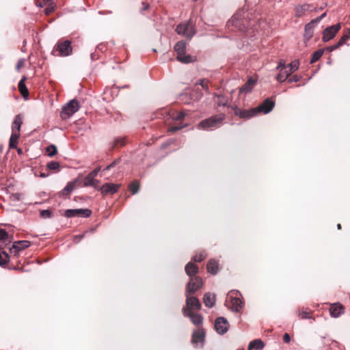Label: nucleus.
Segmentation results:
<instances>
[{"instance_id": "nucleus-34", "label": "nucleus", "mask_w": 350, "mask_h": 350, "mask_svg": "<svg viewBox=\"0 0 350 350\" xmlns=\"http://www.w3.org/2000/svg\"><path fill=\"white\" fill-rule=\"evenodd\" d=\"M75 183L70 182L68 183L66 186L62 190V194L63 195H67L72 192L75 189Z\"/></svg>"}, {"instance_id": "nucleus-48", "label": "nucleus", "mask_w": 350, "mask_h": 350, "mask_svg": "<svg viewBox=\"0 0 350 350\" xmlns=\"http://www.w3.org/2000/svg\"><path fill=\"white\" fill-rule=\"evenodd\" d=\"M227 104V100L223 96H218V105L220 106H225Z\"/></svg>"}, {"instance_id": "nucleus-54", "label": "nucleus", "mask_w": 350, "mask_h": 350, "mask_svg": "<svg viewBox=\"0 0 350 350\" xmlns=\"http://www.w3.org/2000/svg\"><path fill=\"white\" fill-rule=\"evenodd\" d=\"M100 171V167H98L95 168L93 171H92L90 174L92 175L94 177L96 176L98 173Z\"/></svg>"}, {"instance_id": "nucleus-23", "label": "nucleus", "mask_w": 350, "mask_h": 350, "mask_svg": "<svg viewBox=\"0 0 350 350\" xmlns=\"http://www.w3.org/2000/svg\"><path fill=\"white\" fill-rule=\"evenodd\" d=\"M185 269L187 275L191 278H193L198 272V266L191 262L186 265Z\"/></svg>"}, {"instance_id": "nucleus-64", "label": "nucleus", "mask_w": 350, "mask_h": 350, "mask_svg": "<svg viewBox=\"0 0 350 350\" xmlns=\"http://www.w3.org/2000/svg\"><path fill=\"white\" fill-rule=\"evenodd\" d=\"M83 237V235L79 236V239H81ZM78 238V237H76L75 239Z\"/></svg>"}, {"instance_id": "nucleus-19", "label": "nucleus", "mask_w": 350, "mask_h": 350, "mask_svg": "<svg viewBox=\"0 0 350 350\" xmlns=\"http://www.w3.org/2000/svg\"><path fill=\"white\" fill-rule=\"evenodd\" d=\"M313 10H316V8H313L312 5L310 4L297 5L295 8V15L297 17H300L303 16L306 12L312 11Z\"/></svg>"}, {"instance_id": "nucleus-42", "label": "nucleus", "mask_w": 350, "mask_h": 350, "mask_svg": "<svg viewBox=\"0 0 350 350\" xmlns=\"http://www.w3.org/2000/svg\"><path fill=\"white\" fill-rule=\"evenodd\" d=\"M187 116V113L184 111H180L176 116L173 117V119L175 120H180L185 118Z\"/></svg>"}, {"instance_id": "nucleus-3", "label": "nucleus", "mask_w": 350, "mask_h": 350, "mask_svg": "<svg viewBox=\"0 0 350 350\" xmlns=\"http://www.w3.org/2000/svg\"><path fill=\"white\" fill-rule=\"evenodd\" d=\"M186 42L181 40L174 46V51L177 54V59L184 64H189L195 61V57L185 54Z\"/></svg>"}, {"instance_id": "nucleus-11", "label": "nucleus", "mask_w": 350, "mask_h": 350, "mask_svg": "<svg viewBox=\"0 0 350 350\" xmlns=\"http://www.w3.org/2000/svg\"><path fill=\"white\" fill-rule=\"evenodd\" d=\"M341 26L340 23L327 27L323 32L322 40L323 42H328L336 36V33L340 30Z\"/></svg>"}, {"instance_id": "nucleus-60", "label": "nucleus", "mask_w": 350, "mask_h": 350, "mask_svg": "<svg viewBox=\"0 0 350 350\" xmlns=\"http://www.w3.org/2000/svg\"><path fill=\"white\" fill-rule=\"evenodd\" d=\"M326 16V12H324L323 14H322L319 18H321V20H322L323 18H325Z\"/></svg>"}, {"instance_id": "nucleus-15", "label": "nucleus", "mask_w": 350, "mask_h": 350, "mask_svg": "<svg viewBox=\"0 0 350 350\" xmlns=\"http://www.w3.org/2000/svg\"><path fill=\"white\" fill-rule=\"evenodd\" d=\"M234 114L243 119H250L256 116L254 107L250 109H241L237 107L234 109Z\"/></svg>"}, {"instance_id": "nucleus-24", "label": "nucleus", "mask_w": 350, "mask_h": 350, "mask_svg": "<svg viewBox=\"0 0 350 350\" xmlns=\"http://www.w3.org/2000/svg\"><path fill=\"white\" fill-rule=\"evenodd\" d=\"M293 72L288 69V66L285 68L284 70H281L279 74L277 75L276 79L280 83H283L285 81L288 77Z\"/></svg>"}, {"instance_id": "nucleus-41", "label": "nucleus", "mask_w": 350, "mask_h": 350, "mask_svg": "<svg viewBox=\"0 0 350 350\" xmlns=\"http://www.w3.org/2000/svg\"><path fill=\"white\" fill-rule=\"evenodd\" d=\"M349 38H350V31H349V34L346 33V34H345L344 36H342L340 38L339 41L337 42L338 43V46H341L345 42V41L347 40Z\"/></svg>"}, {"instance_id": "nucleus-12", "label": "nucleus", "mask_w": 350, "mask_h": 350, "mask_svg": "<svg viewBox=\"0 0 350 350\" xmlns=\"http://www.w3.org/2000/svg\"><path fill=\"white\" fill-rule=\"evenodd\" d=\"M71 42L69 40L60 41L57 44V51L60 56H68L72 52Z\"/></svg>"}, {"instance_id": "nucleus-45", "label": "nucleus", "mask_w": 350, "mask_h": 350, "mask_svg": "<svg viewBox=\"0 0 350 350\" xmlns=\"http://www.w3.org/2000/svg\"><path fill=\"white\" fill-rule=\"evenodd\" d=\"M197 85H201L204 90H208V86L204 79H200L197 83Z\"/></svg>"}, {"instance_id": "nucleus-49", "label": "nucleus", "mask_w": 350, "mask_h": 350, "mask_svg": "<svg viewBox=\"0 0 350 350\" xmlns=\"http://www.w3.org/2000/svg\"><path fill=\"white\" fill-rule=\"evenodd\" d=\"M301 78V76L294 75L291 78L288 79V82L290 83L293 82H298L299 81H300Z\"/></svg>"}, {"instance_id": "nucleus-37", "label": "nucleus", "mask_w": 350, "mask_h": 350, "mask_svg": "<svg viewBox=\"0 0 350 350\" xmlns=\"http://www.w3.org/2000/svg\"><path fill=\"white\" fill-rule=\"evenodd\" d=\"M57 148L55 145H50L46 148L47 155L50 157H53L57 153Z\"/></svg>"}, {"instance_id": "nucleus-16", "label": "nucleus", "mask_w": 350, "mask_h": 350, "mask_svg": "<svg viewBox=\"0 0 350 350\" xmlns=\"http://www.w3.org/2000/svg\"><path fill=\"white\" fill-rule=\"evenodd\" d=\"M183 313L185 317H189L193 324L199 325L202 323L203 317L201 314L189 312L187 310H183Z\"/></svg>"}, {"instance_id": "nucleus-50", "label": "nucleus", "mask_w": 350, "mask_h": 350, "mask_svg": "<svg viewBox=\"0 0 350 350\" xmlns=\"http://www.w3.org/2000/svg\"><path fill=\"white\" fill-rule=\"evenodd\" d=\"M186 126V124L185 125H180V126H171L170 129H169V131L170 132H175L176 131H178L181 129H183V127H185Z\"/></svg>"}, {"instance_id": "nucleus-5", "label": "nucleus", "mask_w": 350, "mask_h": 350, "mask_svg": "<svg viewBox=\"0 0 350 350\" xmlns=\"http://www.w3.org/2000/svg\"><path fill=\"white\" fill-rule=\"evenodd\" d=\"M176 31L178 35H181L189 40L191 39L196 33L194 24L191 20L187 23H180L177 25Z\"/></svg>"}, {"instance_id": "nucleus-29", "label": "nucleus", "mask_w": 350, "mask_h": 350, "mask_svg": "<svg viewBox=\"0 0 350 350\" xmlns=\"http://www.w3.org/2000/svg\"><path fill=\"white\" fill-rule=\"evenodd\" d=\"M20 137V133H12L10 140H9V147L10 148H16V144L18 143V139Z\"/></svg>"}, {"instance_id": "nucleus-6", "label": "nucleus", "mask_w": 350, "mask_h": 350, "mask_svg": "<svg viewBox=\"0 0 350 350\" xmlns=\"http://www.w3.org/2000/svg\"><path fill=\"white\" fill-rule=\"evenodd\" d=\"M79 109L78 102L75 99H72L63 107L60 116L64 120L68 119L76 113Z\"/></svg>"}, {"instance_id": "nucleus-40", "label": "nucleus", "mask_w": 350, "mask_h": 350, "mask_svg": "<svg viewBox=\"0 0 350 350\" xmlns=\"http://www.w3.org/2000/svg\"><path fill=\"white\" fill-rule=\"evenodd\" d=\"M299 316L301 318V319H310L311 317H310V312L308 311H307L306 310H301L299 312Z\"/></svg>"}, {"instance_id": "nucleus-44", "label": "nucleus", "mask_w": 350, "mask_h": 350, "mask_svg": "<svg viewBox=\"0 0 350 350\" xmlns=\"http://www.w3.org/2000/svg\"><path fill=\"white\" fill-rule=\"evenodd\" d=\"M59 163L57 161H51L47 163V167L50 170H56L59 168Z\"/></svg>"}, {"instance_id": "nucleus-62", "label": "nucleus", "mask_w": 350, "mask_h": 350, "mask_svg": "<svg viewBox=\"0 0 350 350\" xmlns=\"http://www.w3.org/2000/svg\"><path fill=\"white\" fill-rule=\"evenodd\" d=\"M40 176H41V177H42V178H45V177H46V176H47V175H46V174H44V173H41V174H40Z\"/></svg>"}, {"instance_id": "nucleus-33", "label": "nucleus", "mask_w": 350, "mask_h": 350, "mask_svg": "<svg viewBox=\"0 0 350 350\" xmlns=\"http://www.w3.org/2000/svg\"><path fill=\"white\" fill-rule=\"evenodd\" d=\"M10 260V256L8 253L0 250V266H3Z\"/></svg>"}, {"instance_id": "nucleus-25", "label": "nucleus", "mask_w": 350, "mask_h": 350, "mask_svg": "<svg viewBox=\"0 0 350 350\" xmlns=\"http://www.w3.org/2000/svg\"><path fill=\"white\" fill-rule=\"evenodd\" d=\"M256 83V80L250 78L247 80V81L240 88V92L248 93L250 92L254 84Z\"/></svg>"}, {"instance_id": "nucleus-59", "label": "nucleus", "mask_w": 350, "mask_h": 350, "mask_svg": "<svg viewBox=\"0 0 350 350\" xmlns=\"http://www.w3.org/2000/svg\"><path fill=\"white\" fill-rule=\"evenodd\" d=\"M143 5H144V10H147L149 7L148 4V3H142Z\"/></svg>"}, {"instance_id": "nucleus-36", "label": "nucleus", "mask_w": 350, "mask_h": 350, "mask_svg": "<svg viewBox=\"0 0 350 350\" xmlns=\"http://www.w3.org/2000/svg\"><path fill=\"white\" fill-rule=\"evenodd\" d=\"M139 188V184L137 181H134L129 185V189L133 195L137 193Z\"/></svg>"}, {"instance_id": "nucleus-55", "label": "nucleus", "mask_w": 350, "mask_h": 350, "mask_svg": "<svg viewBox=\"0 0 350 350\" xmlns=\"http://www.w3.org/2000/svg\"><path fill=\"white\" fill-rule=\"evenodd\" d=\"M118 162V161H114L113 163H111V164H109V165H107L104 170L103 171H105V170H109V169H111V167H113Z\"/></svg>"}, {"instance_id": "nucleus-61", "label": "nucleus", "mask_w": 350, "mask_h": 350, "mask_svg": "<svg viewBox=\"0 0 350 350\" xmlns=\"http://www.w3.org/2000/svg\"><path fill=\"white\" fill-rule=\"evenodd\" d=\"M17 152L18 154H21L23 153L22 149L20 148H17Z\"/></svg>"}, {"instance_id": "nucleus-35", "label": "nucleus", "mask_w": 350, "mask_h": 350, "mask_svg": "<svg viewBox=\"0 0 350 350\" xmlns=\"http://www.w3.org/2000/svg\"><path fill=\"white\" fill-rule=\"evenodd\" d=\"M288 69L293 73L297 70H298L299 67V60L296 59L293 61L291 64L287 65Z\"/></svg>"}, {"instance_id": "nucleus-58", "label": "nucleus", "mask_w": 350, "mask_h": 350, "mask_svg": "<svg viewBox=\"0 0 350 350\" xmlns=\"http://www.w3.org/2000/svg\"><path fill=\"white\" fill-rule=\"evenodd\" d=\"M98 184H99V183H94V185H91V187H93L94 188H95V189H96L99 190V188H100V187H99V186H98Z\"/></svg>"}, {"instance_id": "nucleus-27", "label": "nucleus", "mask_w": 350, "mask_h": 350, "mask_svg": "<svg viewBox=\"0 0 350 350\" xmlns=\"http://www.w3.org/2000/svg\"><path fill=\"white\" fill-rule=\"evenodd\" d=\"M265 347L263 342L260 339H256L251 341L248 345V350L256 349L257 350H262Z\"/></svg>"}, {"instance_id": "nucleus-28", "label": "nucleus", "mask_w": 350, "mask_h": 350, "mask_svg": "<svg viewBox=\"0 0 350 350\" xmlns=\"http://www.w3.org/2000/svg\"><path fill=\"white\" fill-rule=\"evenodd\" d=\"M314 28L312 25L308 23L304 28V38L306 40H309L313 36Z\"/></svg>"}, {"instance_id": "nucleus-46", "label": "nucleus", "mask_w": 350, "mask_h": 350, "mask_svg": "<svg viewBox=\"0 0 350 350\" xmlns=\"http://www.w3.org/2000/svg\"><path fill=\"white\" fill-rule=\"evenodd\" d=\"M40 216L43 218H49L51 217V213L49 210H42L40 212Z\"/></svg>"}, {"instance_id": "nucleus-38", "label": "nucleus", "mask_w": 350, "mask_h": 350, "mask_svg": "<svg viewBox=\"0 0 350 350\" xmlns=\"http://www.w3.org/2000/svg\"><path fill=\"white\" fill-rule=\"evenodd\" d=\"M23 198V194L20 193H12L10 196V199L12 202H16L21 200Z\"/></svg>"}, {"instance_id": "nucleus-17", "label": "nucleus", "mask_w": 350, "mask_h": 350, "mask_svg": "<svg viewBox=\"0 0 350 350\" xmlns=\"http://www.w3.org/2000/svg\"><path fill=\"white\" fill-rule=\"evenodd\" d=\"M330 315L334 318H337L344 313V307L340 303L331 304L329 308Z\"/></svg>"}, {"instance_id": "nucleus-4", "label": "nucleus", "mask_w": 350, "mask_h": 350, "mask_svg": "<svg viewBox=\"0 0 350 350\" xmlns=\"http://www.w3.org/2000/svg\"><path fill=\"white\" fill-rule=\"evenodd\" d=\"M224 119L225 115L223 113L213 116L210 118L202 120L198 124V128L202 129H212V128L214 127H219Z\"/></svg>"}, {"instance_id": "nucleus-57", "label": "nucleus", "mask_w": 350, "mask_h": 350, "mask_svg": "<svg viewBox=\"0 0 350 350\" xmlns=\"http://www.w3.org/2000/svg\"><path fill=\"white\" fill-rule=\"evenodd\" d=\"M23 64V61L20 59L17 64V68H19Z\"/></svg>"}, {"instance_id": "nucleus-53", "label": "nucleus", "mask_w": 350, "mask_h": 350, "mask_svg": "<svg viewBox=\"0 0 350 350\" xmlns=\"http://www.w3.org/2000/svg\"><path fill=\"white\" fill-rule=\"evenodd\" d=\"M283 341L285 343H288L291 341V337H290V335L286 333V334H284Z\"/></svg>"}, {"instance_id": "nucleus-51", "label": "nucleus", "mask_w": 350, "mask_h": 350, "mask_svg": "<svg viewBox=\"0 0 350 350\" xmlns=\"http://www.w3.org/2000/svg\"><path fill=\"white\" fill-rule=\"evenodd\" d=\"M115 146H123L124 144V139L123 138L116 139L114 142Z\"/></svg>"}, {"instance_id": "nucleus-9", "label": "nucleus", "mask_w": 350, "mask_h": 350, "mask_svg": "<svg viewBox=\"0 0 350 350\" xmlns=\"http://www.w3.org/2000/svg\"><path fill=\"white\" fill-rule=\"evenodd\" d=\"M92 214L91 210L88 208L67 209L65 211L64 216L70 218L75 217H89Z\"/></svg>"}, {"instance_id": "nucleus-32", "label": "nucleus", "mask_w": 350, "mask_h": 350, "mask_svg": "<svg viewBox=\"0 0 350 350\" xmlns=\"http://www.w3.org/2000/svg\"><path fill=\"white\" fill-rule=\"evenodd\" d=\"M324 50L323 49H319L316 51L312 55V58L310 59V63L313 64L318 61L323 55Z\"/></svg>"}, {"instance_id": "nucleus-7", "label": "nucleus", "mask_w": 350, "mask_h": 350, "mask_svg": "<svg viewBox=\"0 0 350 350\" xmlns=\"http://www.w3.org/2000/svg\"><path fill=\"white\" fill-rule=\"evenodd\" d=\"M203 286V282L200 277L194 276L190 278L189 282L186 286L185 294H194L198 290L200 289Z\"/></svg>"}, {"instance_id": "nucleus-30", "label": "nucleus", "mask_w": 350, "mask_h": 350, "mask_svg": "<svg viewBox=\"0 0 350 350\" xmlns=\"http://www.w3.org/2000/svg\"><path fill=\"white\" fill-rule=\"evenodd\" d=\"M25 79H26L25 77H23V79H21L18 85L20 92L24 97L28 96V90L25 84Z\"/></svg>"}, {"instance_id": "nucleus-52", "label": "nucleus", "mask_w": 350, "mask_h": 350, "mask_svg": "<svg viewBox=\"0 0 350 350\" xmlns=\"http://www.w3.org/2000/svg\"><path fill=\"white\" fill-rule=\"evenodd\" d=\"M321 21V18H319V17H317V18H314V19L312 20V21L309 23V24L312 25L313 27H315V25H316L317 24H318Z\"/></svg>"}, {"instance_id": "nucleus-20", "label": "nucleus", "mask_w": 350, "mask_h": 350, "mask_svg": "<svg viewBox=\"0 0 350 350\" xmlns=\"http://www.w3.org/2000/svg\"><path fill=\"white\" fill-rule=\"evenodd\" d=\"M205 333L202 329H198L193 332L192 335V342L196 345L202 343L204 340Z\"/></svg>"}, {"instance_id": "nucleus-63", "label": "nucleus", "mask_w": 350, "mask_h": 350, "mask_svg": "<svg viewBox=\"0 0 350 350\" xmlns=\"http://www.w3.org/2000/svg\"><path fill=\"white\" fill-rule=\"evenodd\" d=\"M337 228H338V230L341 229V225H340V224H338L337 225Z\"/></svg>"}, {"instance_id": "nucleus-56", "label": "nucleus", "mask_w": 350, "mask_h": 350, "mask_svg": "<svg viewBox=\"0 0 350 350\" xmlns=\"http://www.w3.org/2000/svg\"><path fill=\"white\" fill-rule=\"evenodd\" d=\"M338 47H340V46H338V43L335 45H333V46H331L328 48L329 51H333L334 50H336V49H338Z\"/></svg>"}, {"instance_id": "nucleus-26", "label": "nucleus", "mask_w": 350, "mask_h": 350, "mask_svg": "<svg viewBox=\"0 0 350 350\" xmlns=\"http://www.w3.org/2000/svg\"><path fill=\"white\" fill-rule=\"evenodd\" d=\"M218 262L214 259H211L208 261L206 265V269L208 273L211 274H216L218 271Z\"/></svg>"}, {"instance_id": "nucleus-31", "label": "nucleus", "mask_w": 350, "mask_h": 350, "mask_svg": "<svg viewBox=\"0 0 350 350\" xmlns=\"http://www.w3.org/2000/svg\"><path fill=\"white\" fill-rule=\"evenodd\" d=\"M92 175H91L90 173L84 178L83 180V185L84 186H91L94 185V183H99V181L98 180H96Z\"/></svg>"}, {"instance_id": "nucleus-10", "label": "nucleus", "mask_w": 350, "mask_h": 350, "mask_svg": "<svg viewBox=\"0 0 350 350\" xmlns=\"http://www.w3.org/2000/svg\"><path fill=\"white\" fill-rule=\"evenodd\" d=\"M275 106V102L271 98L265 99L260 105L258 107H254L256 115L259 113L264 114L269 113L272 111Z\"/></svg>"}, {"instance_id": "nucleus-43", "label": "nucleus", "mask_w": 350, "mask_h": 350, "mask_svg": "<svg viewBox=\"0 0 350 350\" xmlns=\"http://www.w3.org/2000/svg\"><path fill=\"white\" fill-rule=\"evenodd\" d=\"M8 239V232L3 229H0V241H6Z\"/></svg>"}, {"instance_id": "nucleus-2", "label": "nucleus", "mask_w": 350, "mask_h": 350, "mask_svg": "<svg viewBox=\"0 0 350 350\" xmlns=\"http://www.w3.org/2000/svg\"><path fill=\"white\" fill-rule=\"evenodd\" d=\"M226 306L232 312H239L244 306L242 295L237 290H232L227 294Z\"/></svg>"}, {"instance_id": "nucleus-1", "label": "nucleus", "mask_w": 350, "mask_h": 350, "mask_svg": "<svg viewBox=\"0 0 350 350\" xmlns=\"http://www.w3.org/2000/svg\"><path fill=\"white\" fill-rule=\"evenodd\" d=\"M249 15L250 13L244 9L239 10L228 21V27H234L241 31H245L250 27L254 26Z\"/></svg>"}, {"instance_id": "nucleus-47", "label": "nucleus", "mask_w": 350, "mask_h": 350, "mask_svg": "<svg viewBox=\"0 0 350 350\" xmlns=\"http://www.w3.org/2000/svg\"><path fill=\"white\" fill-rule=\"evenodd\" d=\"M286 67H287V66L285 65L284 61L283 59H280L278 62V66L276 67V70L280 72L281 70L285 69Z\"/></svg>"}, {"instance_id": "nucleus-39", "label": "nucleus", "mask_w": 350, "mask_h": 350, "mask_svg": "<svg viewBox=\"0 0 350 350\" xmlns=\"http://www.w3.org/2000/svg\"><path fill=\"white\" fill-rule=\"evenodd\" d=\"M206 256V254L204 252H201L199 255H195L193 257V260L195 262H200L203 260Z\"/></svg>"}, {"instance_id": "nucleus-13", "label": "nucleus", "mask_w": 350, "mask_h": 350, "mask_svg": "<svg viewBox=\"0 0 350 350\" xmlns=\"http://www.w3.org/2000/svg\"><path fill=\"white\" fill-rule=\"evenodd\" d=\"M215 328L219 334H224L228 330V321L224 317H218L215 320Z\"/></svg>"}, {"instance_id": "nucleus-21", "label": "nucleus", "mask_w": 350, "mask_h": 350, "mask_svg": "<svg viewBox=\"0 0 350 350\" xmlns=\"http://www.w3.org/2000/svg\"><path fill=\"white\" fill-rule=\"evenodd\" d=\"M23 124V118L22 116L18 114L16 115L14 118V120L12 124V133H20V130L21 125Z\"/></svg>"}, {"instance_id": "nucleus-22", "label": "nucleus", "mask_w": 350, "mask_h": 350, "mask_svg": "<svg viewBox=\"0 0 350 350\" xmlns=\"http://www.w3.org/2000/svg\"><path fill=\"white\" fill-rule=\"evenodd\" d=\"M203 301L206 307L213 308L215 304V295L211 293H206Z\"/></svg>"}, {"instance_id": "nucleus-8", "label": "nucleus", "mask_w": 350, "mask_h": 350, "mask_svg": "<svg viewBox=\"0 0 350 350\" xmlns=\"http://www.w3.org/2000/svg\"><path fill=\"white\" fill-rule=\"evenodd\" d=\"M185 295L186 306L183 310H187V312H192V310H198L201 308V304L197 297L190 294H185Z\"/></svg>"}, {"instance_id": "nucleus-18", "label": "nucleus", "mask_w": 350, "mask_h": 350, "mask_svg": "<svg viewBox=\"0 0 350 350\" xmlns=\"http://www.w3.org/2000/svg\"><path fill=\"white\" fill-rule=\"evenodd\" d=\"M30 245V243L28 241H15L12 247L10 248V252L12 253H17L21 250L26 249L29 247Z\"/></svg>"}, {"instance_id": "nucleus-14", "label": "nucleus", "mask_w": 350, "mask_h": 350, "mask_svg": "<svg viewBox=\"0 0 350 350\" xmlns=\"http://www.w3.org/2000/svg\"><path fill=\"white\" fill-rule=\"evenodd\" d=\"M120 187V184H114L111 183H107L104 184L103 186H101L99 188V191L101 192L103 195H108V194H114L116 193L118 190V189Z\"/></svg>"}]
</instances>
